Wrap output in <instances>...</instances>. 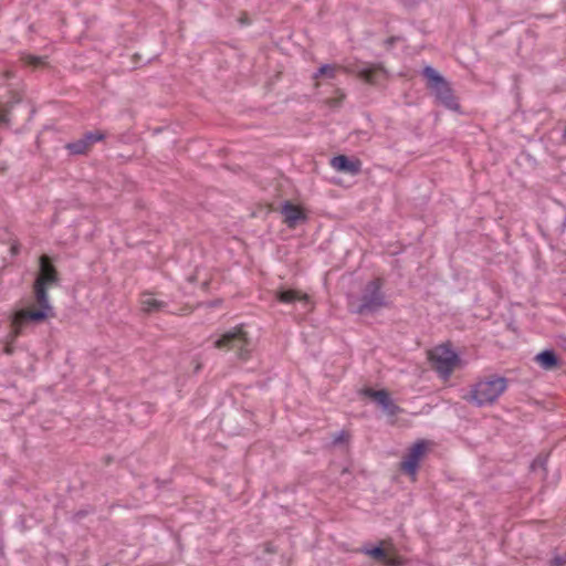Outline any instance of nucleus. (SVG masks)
Segmentation results:
<instances>
[{
  "mask_svg": "<svg viewBox=\"0 0 566 566\" xmlns=\"http://www.w3.org/2000/svg\"><path fill=\"white\" fill-rule=\"evenodd\" d=\"M59 282L56 269L48 255L40 258V273L33 284V293L38 310H21L12 318V336L18 337L23 327L30 322H43L53 316V308L49 301L48 287Z\"/></svg>",
  "mask_w": 566,
  "mask_h": 566,
  "instance_id": "obj_1",
  "label": "nucleus"
},
{
  "mask_svg": "<svg viewBox=\"0 0 566 566\" xmlns=\"http://www.w3.org/2000/svg\"><path fill=\"white\" fill-rule=\"evenodd\" d=\"M507 385L509 380L505 377L499 375L485 376L473 385L468 400L479 407L492 405L506 390Z\"/></svg>",
  "mask_w": 566,
  "mask_h": 566,
  "instance_id": "obj_2",
  "label": "nucleus"
},
{
  "mask_svg": "<svg viewBox=\"0 0 566 566\" xmlns=\"http://www.w3.org/2000/svg\"><path fill=\"white\" fill-rule=\"evenodd\" d=\"M422 74L427 78V87L433 92L437 101L448 109L459 111L460 105L449 82L431 66H426Z\"/></svg>",
  "mask_w": 566,
  "mask_h": 566,
  "instance_id": "obj_3",
  "label": "nucleus"
},
{
  "mask_svg": "<svg viewBox=\"0 0 566 566\" xmlns=\"http://www.w3.org/2000/svg\"><path fill=\"white\" fill-rule=\"evenodd\" d=\"M218 349L233 350L241 360H248L252 350V343L242 325L226 332L214 342Z\"/></svg>",
  "mask_w": 566,
  "mask_h": 566,
  "instance_id": "obj_4",
  "label": "nucleus"
},
{
  "mask_svg": "<svg viewBox=\"0 0 566 566\" xmlns=\"http://www.w3.org/2000/svg\"><path fill=\"white\" fill-rule=\"evenodd\" d=\"M380 279L370 281L364 289L360 304L353 311L358 314L373 313L386 305Z\"/></svg>",
  "mask_w": 566,
  "mask_h": 566,
  "instance_id": "obj_5",
  "label": "nucleus"
},
{
  "mask_svg": "<svg viewBox=\"0 0 566 566\" xmlns=\"http://www.w3.org/2000/svg\"><path fill=\"white\" fill-rule=\"evenodd\" d=\"M429 359L437 373L447 378L454 370L458 355L446 345H439L429 353Z\"/></svg>",
  "mask_w": 566,
  "mask_h": 566,
  "instance_id": "obj_6",
  "label": "nucleus"
},
{
  "mask_svg": "<svg viewBox=\"0 0 566 566\" xmlns=\"http://www.w3.org/2000/svg\"><path fill=\"white\" fill-rule=\"evenodd\" d=\"M430 442L426 440L417 441L407 452L406 457L400 463V470L415 480L419 462L426 457L429 451Z\"/></svg>",
  "mask_w": 566,
  "mask_h": 566,
  "instance_id": "obj_7",
  "label": "nucleus"
},
{
  "mask_svg": "<svg viewBox=\"0 0 566 566\" xmlns=\"http://www.w3.org/2000/svg\"><path fill=\"white\" fill-rule=\"evenodd\" d=\"M280 212L283 216V222L290 229L295 228L307 219L305 211L300 206H296L291 201H285L282 205Z\"/></svg>",
  "mask_w": 566,
  "mask_h": 566,
  "instance_id": "obj_8",
  "label": "nucleus"
},
{
  "mask_svg": "<svg viewBox=\"0 0 566 566\" xmlns=\"http://www.w3.org/2000/svg\"><path fill=\"white\" fill-rule=\"evenodd\" d=\"M364 395L376 401L389 416H395L399 412V407L391 400L387 390L366 388L364 389Z\"/></svg>",
  "mask_w": 566,
  "mask_h": 566,
  "instance_id": "obj_9",
  "label": "nucleus"
},
{
  "mask_svg": "<svg viewBox=\"0 0 566 566\" xmlns=\"http://www.w3.org/2000/svg\"><path fill=\"white\" fill-rule=\"evenodd\" d=\"M275 297L279 302L284 304H293L298 302L306 308H308L311 304L310 296L298 290L281 289L275 292Z\"/></svg>",
  "mask_w": 566,
  "mask_h": 566,
  "instance_id": "obj_10",
  "label": "nucleus"
},
{
  "mask_svg": "<svg viewBox=\"0 0 566 566\" xmlns=\"http://www.w3.org/2000/svg\"><path fill=\"white\" fill-rule=\"evenodd\" d=\"M331 165L334 169L340 172H346L350 175H357L361 170V163L356 160H350L345 155H338L332 158Z\"/></svg>",
  "mask_w": 566,
  "mask_h": 566,
  "instance_id": "obj_11",
  "label": "nucleus"
},
{
  "mask_svg": "<svg viewBox=\"0 0 566 566\" xmlns=\"http://www.w3.org/2000/svg\"><path fill=\"white\" fill-rule=\"evenodd\" d=\"M358 76L369 84H377L379 80L386 77V71L380 64L367 65L357 71Z\"/></svg>",
  "mask_w": 566,
  "mask_h": 566,
  "instance_id": "obj_12",
  "label": "nucleus"
},
{
  "mask_svg": "<svg viewBox=\"0 0 566 566\" xmlns=\"http://www.w3.org/2000/svg\"><path fill=\"white\" fill-rule=\"evenodd\" d=\"M364 553L371 558L381 562L386 566H399L401 564V558L399 556L390 555L389 552L382 547L365 549Z\"/></svg>",
  "mask_w": 566,
  "mask_h": 566,
  "instance_id": "obj_13",
  "label": "nucleus"
},
{
  "mask_svg": "<svg viewBox=\"0 0 566 566\" xmlns=\"http://www.w3.org/2000/svg\"><path fill=\"white\" fill-rule=\"evenodd\" d=\"M534 360L544 370H555L559 367V359L554 350L547 349L538 353Z\"/></svg>",
  "mask_w": 566,
  "mask_h": 566,
  "instance_id": "obj_14",
  "label": "nucleus"
},
{
  "mask_svg": "<svg viewBox=\"0 0 566 566\" xmlns=\"http://www.w3.org/2000/svg\"><path fill=\"white\" fill-rule=\"evenodd\" d=\"M343 70V67L340 65H337V64H324L322 65L316 73H314L313 75V80L315 81L314 82V86L315 87H318L319 86V82H318V78L319 77H326V78H335L337 73Z\"/></svg>",
  "mask_w": 566,
  "mask_h": 566,
  "instance_id": "obj_15",
  "label": "nucleus"
},
{
  "mask_svg": "<svg viewBox=\"0 0 566 566\" xmlns=\"http://www.w3.org/2000/svg\"><path fill=\"white\" fill-rule=\"evenodd\" d=\"M140 306L144 312L154 313L163 310L165 307V303L154 298L151 294L145 293L140 298Z\"/></svg>",
  "mask_w": 566,
  "mask_h": 566,
  "instance_id": "obj_16",
  "label": "nucleus"
},
{
  "mask_svg": "<svg viewBox=\"0 0 566 566\" xmlns=\"http://www.w3.org/2000/svg\"><path fill=\"white\" fill-rule=\"evenodd\" d=\"M66 148L70 150L71 154L74 155H83L91 149V147L86 144V142L83 138L67 144Z\"/></svg>",
  "mask_w": 566,
  "mask_h": 566,
  "instance_id": "obj_17",
  "label": "nucleus"
},
{
  "mask_svg": "<svg viewBox=\"0 0 566 566\" xmlns=\"http://www.w3.org/2000/svg\"><path fill=\"white\" fill-rule=\"evenodd\" d=\"M20 102V97L18 95H14L12 97V101L8 103V105H0V124L1 123H9V108L13 105Z\"/></svg>",
  "mask_w": 566,
  "mask_h": 566,
  "instance_id": "obj_18",
  "label": "nucleus"
},
{
  "mask_svg": "<svg viewBox=\"0 0 566 566\" xmlns=\"http://www.w3.org/2000/svg\"><path fill=\"white\" fill-rule=\"evenodd\" d=\"M21 61L24 64L31 65V66H34V67H38L40 65H44V63H45L43 57L31 55V54H23L21 56Z\"/></svg>",
  "mask_w": 566,
  "mask_h": 566,
  "instance_id": "obj_19",
  "label": "nucleus"
},
{
  "mask_svg": "<svg viewBox=\"0 0 566 566\" xmlns=\"http://www.w3.org/2000/svg\"><path fill=\"white\" fill-rule=\"evenodd\" d=\"M336 93L337 96L325 99V104L331 108L339 107L345 98V94L339 88L336 90Z\"/></svg>",
  "mask_w": 566,
  "mask_h": 566,
  "instance_id": "obj_20",
  "label": "nucleus"
},
{
  "mask_svg": "<svg viewBox=\"0 0 566 566\" xmlns=\"http://www.w3.org/2000/svg\"><path fill=\"white\" fill-rule=\"evenodd\" d=\"M105 137V135L102 133V132H90V133H86L84 136H83V139L86 142V144L92 147V145L96 142H101L103 140Z\"/></svg>",
  "mask_w": 566,
  "mask_h": 566,
  "instance_id": "obj_21",
  "label": "nucleus"
},
{
  "mask_svg": "<svg viewBox=\"0 0 566 566\" xmlns=\"http://www.w3.org/2000/svg\"><path fill=\"white\" fill-rule=\"evenodd\" d=\"M553 566H565L566 565V552L563 555L555 556L552 560Z\"/></svg>",
  "mask_w": 566,
  "mask_h": 566,
  "instance_id": "obj_22",
  "label": "nucleus"
},
{
  "mask_svg": "<svg viewBox=\"0 0 566 566\" xmlns=\"http://www.w3.org/2000/svg\"><path fill=\"white\" fill-rule=\"evenodd\" d=\"M545 463H546V459L543 458V457H537L533 463H532V469L535 470L536 468H542V469H545Z\"/></svg>",
  "mask_w": 566,
  "mask_h": 566,
  "instance_id": "obj_23",
  "label": "nucleus"
},
{
  "mask_svg": "<svg viewBox=\"0 0 566 566\" xmlns=\"http://www.w3.org/2000/svg\"><path fill=\"white\" fill-rule=\"evenodd\" d=\"M348 439V433L346 431L339 432L333 440L334 444L342 443Z\"/></svg>",
  "mask_w": 566,
  "mask_h": 566,
  "instance_id": "obj_24",
  "label": "nucleus"
},
{
  "mask_svg": "<svg viewBox=\"0 0 566 566\" xmlns=\"http://www.w3.org/2000/svg\"><path fill=\"white\" fill-rule=\"evenodd\" d=\"M265 552H268V553H274V552H275V549H274V547H273L271 544H266V545H265Z\"/></svg>",
  "mask_w": 566,
  "mask_h": 566,
  "instance_id": "obj_25",
  "label": "nucleus"
},
{
  "mask_svg": "<svg viewBox=\"0 0 566 566\" xmlns=\"http://www.w3.org/2000/svg\"><path fill=\"white\" fill-rule=\"evenodd\" d=\"M220 303H221V300H218V301H216V302L211 303V306H217V305H219Z\"/></svg>",
  "mask_w": 566,
  "mask_h": 566,
  "instance_id": "obj_26",
  "label": "nucleus"
},
{
  "mask_svg": "<svg viewBox=\"0 0 566 566\" xmlns=\"http://www.w3.org/2000/svg\"><path fill=\"white\" fill-rule=\"evenodd\" d=\"M200 368H201V365L198 363V364L196 365V371H198Z\"/></svg>",
  "mask_w": 566,
  "mask_h": 566,
  "instance_id": "obj_27",
  "label": "nucleus"
},
{
  "mask_svg": "<svg viewBox=\"0 0 566 566\" xmlns=\"http://www.w3.org/2000/svg\"><path fill=\"white\" fill-rule=\"evenodd\" d=\"M241 22H242V23H247V22H248L247 18H242V19H241Z\"/></svg>",
  "mask_w": 566,
  "mask_h": 566,
  "instance_id": "obj_28",
  "label": "nucleus"
},
{
  "mask_svg": "<svg viewBox=\"0 0 566 566\" xmlns=\"http://www.w3.org/2000/svg\"><path fill=\"white\" fill-rule=\"evenodd\" d=\"M7 354H11V349L9 347L6 348Z\"/></svg>",
  "mask_w": 566,
  "mask_h": 566,
  "instance_id": "obj_29",
  "label": "nucleus"
},
{
  "mask_svg": "<svg viewBox=\"0 0 566 566\" xmlns=\"http://www.w3.org/2000/svg\"><path fill=\"white\" fill-rule=\"evenodd\" d=\"M12 252L17 253V248L15 247H12Z\"/></svg>",
  "mask_w": 566,
  "mask_h": 566,
  "instance_id": "obj_30",
  "label": "nucleus"
}]
</instances>
